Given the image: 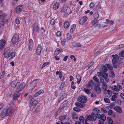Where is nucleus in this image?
<instances>
[{"mask_svg":"<svg viewBox=\"0 0 124 124\" xmlns=\"http://www.w3.org/2000/svg\"><path fill=\"white\" fill-rule=\"evenodd\" d=\"M13 112V109L12 108H5L0 113V116L1 118H3L6 116H8L12 114Z\"/></svg>","mask_w":124,"mask_h":124,"instance_id":"f257e3e1","label":"nucleus"},{"mask_svg":"<svg viewBox=\"0 0 124 124\" xmlns=\"http://www.w3.org/2000/svg\"><path fill=\"white\" fill-rule=\"evenodd\" d=\"M4 54V57L6 58H8L10 57V59L12 58L15 56V53L13 52V49L10 48Z\"/></svg>","mask_w":124,"mask_h":124,"instance_id":"f03ea898","label":"nucleus"},{"mask_svg":"<svg viewBox=\"0 0 124 124\" xmlns=\"http://www.w3.org/2000/svg\"><path fill=\"white\" fill-rule=\"evenodd\" d=\"M19 36L18 34H15L13 36L11 39V41L12 43L13 44V45H11V47H13L16 46V47L20 46L19 45L18 46L17 45L19 44Z\"/></svg>","mask_w":124,"mask_h":124,"instance_id":"7ed1b4c3","label":"nucleus"},{"mask_svg":"<svg viewBox=\"0 0 124 124\" xmlns=\"http://www.w3.org/2000/svg\"><path fill=\"white\" fill-rule=\"evenodd\" d=\"M25 85V84L24 83H21L20 85L18 86L16 89V92L17 93H19L23 89Z\"/></svg>","mask_w":124,"mask_h":124,"instance_id":"20e7f679","label":"nucleus"},{"mask_svg":"<svg viewBox=\"0 0 124 124\" xmlns=\"http://www.w3.org/2000/svg\"><path fill=\"white\" fill-rule=\"evenodd\" d=\"M78 100L79 102L83 103H85L87 101L86 97L83 96H79L78 98Z\"/></svg>","mask_w":124,"mask_h":124,"instance_id":"39448f33","label":"nucleus"},{"mask_svg":"<svg viewBox=\"0 0 124 124\" xmlns=\"http://www.w3.org/2000/svg\"><path fill=\"white\" fill-rule=\"evenodd\" d=\"M19 83L18 80L16 79L11 82L10 83V85L12 87L15 88L17 84Z\"/></svg>","mask_w":124,"mask_h":124,"instance_id":"423d86ee","label":"nucleus"},{"mask_svg":"<svg viewBox=\"0 0 124 124\" xmlns=\"http://www.w3.org/2000/svg\"><path fill=\"white\" fill-rule=\"evenodd\" d=\"M93 82L92 81H90L85 85V87L88 89H92L93 87Z\"/></svg>","mask_w":124,"mask_h":124,"instance_id":"0eeeda50","label":"nucleus"},{"mask_svg":"<svg viewBox=\"0 0 124 124\" xmlns=\"http://www.w3.org/2000/svg\"><path fill=\"white\" fill-rule=\"evenodd\" d=\"M87 18L85 16H83L80 18L79 21L80 24H83L87 20Z\"/></svg>","mask_w":124,"mask_h":124,"instance_id":"6e6552de","label":"nucleus"},{"mask_svg":"<svg viewBox=\"0 0 124 124\" xmlns=\"http://www.w3.org/2000/svg\"><path fill=\"white\" fill-rule=\"evenodd\" d=\"M33 32L37 33L39 32V29L38 27V25L37 24H35L33 26Z\"/></svg>","mask_w":124,"mask_h":124,"instance_id":"1a4fd4ad","label":"nucleus"},{"mask_svg":"<svg viewBox=\"0 0 124 124\" xmlns=\"http://www.w3.org/2000/svg\"><path fill=\"white\" fill-rule=\"evenodd\" d=\"M6 43L5 40L4 39H1L0 41V49H3Z\"/></svg>","mask_w":124,"mask_h":124,"instance_id":"9d476101","label":"nucleus"},{"mask_svg":"<svg viewBox=\"0 0 124 124\" xmlns=\"http://www.w3.org/2000/svg\"><path fill=\"white\" fill-rule=\"evenodd\" d=\"M23 8V6L22 5L17 6L16 9V13L18 14L20 13L21 11Z\"/></svg>","mask_w":124,"mask_h":124,"instance_id":"9b49d317","label":"nucleus"},{"mask_svg":"<svg viewBox=\"0 0 124 124\" xmlns=\"http://www.w3.org/2000/svg\"><path fill=\"white\" fill-rule=\"evenodd\" d=\"M33 41L32 39H30L29 40V50L31 51L32 50Z\"/></svg>","mask_w":124,"mask_h":124,"instance_id":"f8f14e48","label":"nucleus"},{"mask_svg":"<svg viewBox=\"0 0 124 124\" xmlns=\"http://www.w3.org/2000/svg\"><path fill=\"white\" fill-rule=\"evenodd\" d=\"M6 17V16L3 12L0 11V19L3 20Z\"/></svg>","mask_w":124,"mask_h":124,"instance_id":"ddd939ff","label":"nucleus"},{"mask_svg":"<svg viewBox=\"0 0 124 124\" xmlns=\"http://www.w3.org/2000/svg\"><path fill=\"white\" fill-rule=\"evenodd\" d=\"M41 46L39 45H38L36 50L37 54V55H39L41 52Z\"/></svg>","mask_w":124,"mask_h":124,"instance_id":"4468645a","label":"nucleus"},{"mask_svg":"<svg viewBox=\"0 0 124 124\" xmlns=\"http://www.w3.org/2000/svg\"><path fill=\"white\" fill-rule=\"evenodd\" d=\"M119 59L118 56L116 54L115 55V57H114L112 60V62L113 63H116Z\"/></svg>","mask_w":124,"mask_h":124,"instance_id":"2eb2a0df","label":"nucleus"},{"mask_svg":"<svg viewBox=\"0 0 124 124\" xmlns=\"http://www.w3.org/2000/svg\"><path fill=\"white\" fill-rule=\"evenodd\" d=\"M122 89V87L119 85H117L116 91V92H113V93L114 94H118V90H120Z\"/></svg>","mask_w":124,"mask_h":124,"instance_id":"dca6fc26","label":"nucleus"},{"mask_svg":"<svg viewBox=\"0 0 124 124\" xmlns=\"http://www.w3.org/2000/svg\"><path fill=\"white\" fill-rule=\"evenodd\" d=\"M114 109L115 111L119 113H121L122 112L121 108L119 107L118 106L115 107L114 108Z\"/></svg>","mask_w":124,"mask_h":124,"instance_id":"f3484780","label":"nucleus"},{"mask_svg":"<svg viewBox=\"0 0 124 124\" xmlns=\"http://www.w3.org/2000/svg\"><path fill=\"white\" fill-rule=\"evenodd\" d=\"M86 119L87 120L91 121H94L96 120L95 117L93 118L91 115H89L88 116H87Z\"/></svg>","mask_w":124,"mask_h":124,"instance_id":"a211bd4d","label":"nucleus"},{"mask_svg":"<svg viewBox=\"0 0 124 124\" xmlns=\"http://www.w3.org/2000/svg\"><path fill=\"white\" fill-rule=\"evenodd\" d=\"M109 66V65L108 64H105L104 66L102 68V70L104 72H107L108 70V68Z\"/></svg>","mask_w":124,"mask_h":124,"instance_id":"6ab92c4d","label":"nucleus"},{"mask_svg":"<svg viewBox=\"0 0 124 124\" xmlns=\"http://www.w3.org/2000/svg\"><path fill=\"white\" fill-rule=\"evenodd\" d=\"M20 93H16L13 96V99L14 100H16L20 96Z\"/></svg>","mask_w":124,"mask_h":124,"instance_id":"aec40b11","label":"nucleus"},{"mask_svg":"<svg viewBox=\"0 0 124 124\" xmlns=\"http://www.w3.org/2000/svg\"><path fill=\"white\" fill-rule=\"evenodd\" d=\"M60 4L59 2H57L54 4L53 6V9L55 10L57 9L59 7Z\"/></svg>","mask_w":124,"mask_h":124,"instance_id":"412c9836","label":"nucleus"},{"mask_svg":"<svg viewBox=\"0 0 124 124\" xmlns=\"http://www.w3.org/2000/svg\"><path fill=\"white\" fill-rule=\"evenodd\" d=\"M94 88L98 93L99 94L101 93V90L100 87L96 86L94 87Z\"/></svg>","mask_w":124,"mask_h":124,"instance_id":"4be33fe9","label":"nucleus"},{"mask_svg":"<svg viewBox=\"0 0 124 124\" xmlns=\"http://www.w3.org/2000/svg\"><path fill=\"white\" fill-rule=\"evenodd\" d=\"M37 84L36 80H34L31 83L30 85L32 87L34 88L37 86Z\"/></svg>","mask_w":124,"mask_h":124,"instance_id":"5701e85b","label":"nucleus"},{"mask_svg":"<svg viewBox=\"0 0 124 124\" xmlns=\"http://www.w3.org/2000/svg\"><path fill=\"white\" fill-rule=\"evenodd\" d=\"M78 118V116L75 113L72 114V118L74 121H76Z\"/></svg>","mask_w":124,"mask_h":124,"instance_id":"b1692460","label":"nucleus"},{"mask_svg":"<svg viewBox=\"0 0 124 124\" xmlns=\"http://www.w3.org/2000/svg\"><path fill=\"white\" fill-rule=\"evenodd\" d=\"M76 28V24H73L71 27V29L70 30V32L71 33L72 32L75 30Z\"/></svg>","mask_w":124,"mask_h":124,"instance_id":"393cba45","label":"nucleus"},{"mask_svg":"<svg viewBox=\"0 0 124 124\" xmlns=\"http://www.w3.org/2000/svg\"><path fill=\"white\" fill-rule=\"evenodd\" d=\"M65 116H62L59 117V119L61 121H64L66 119Z\"/></svg>","mask_w":124,"mask_h":124,"instance_id":"a878e982","label":"nucleus"},{"mask_svg":"<svg viewBox=\"0 0 124 124\" xmlns=\"http://www.w3.org/2000/svg\"><path fill=\"white\" fill-rule=\"evenodd\" d=\"M75 105L77 107L81 108H83L84 107L83 105L82 104L79 102H77L76 103H75Z\"/></svg>","mask_w":124,"mask_h":124,"instance_id":"bb28decb","label":"nucleus"},{"mask_svg":"<svg viewBox=\"0 0 124 124\" xmlns=\"http://www.w3.org/2000/svg\"><path fill=\"white\" fill-rule=\"evenodd\" d=\"M76 78L77 80H78L77 83L78 84H79L81 80V77L78 74H77L76 76Z\"/></svg>","mask_w":124,"mask_h":124,"instance_id":"cd10ccee","label":"nucleus"},{"mask_svg":"<svg viewBox=\"0 0 124 124\" xmlns=\"http://www.w3.org/2000/svg\"><path fill=\"white\" fill-rule=\"evenodd\" d=\"M101 76L105 79L107 78L108 77V74L103 72L102 74H101Z\"/></svg>","mask_w":124,"mask_h":124,"instance_id":"c85d7f7f","label":"nucleus"},{"mask_svg":"<svg viewBox=\"0 0 124 124\" xmlns=\"http://www.w3.org/2000/svg\"><path fill=\"white\" fill-rule=\"evenodd\" d=\"M38 100H35L34 101L31 102V105L34 106L36 105L38 102Z\"/></svg>","mask_w":124,"mask_h":124,"instance_id":"c756f323","label":"nucleus"},{"mask_svg":"<svg viewBox=\"0 0 124 124\" xmlns=\"http://www.w3.org/2000/svg\"><path fill=\"white\" fill-rule=\"evenodd\" d=\"M120 57L122 59L124 58V50H122L119 54Z\"/></svg>","mask_w":124,"mask_h":124,"instance_id":"7c9ffc66","label":"nucleus"},{"mask_svg":"<svg viewBox=\"0 0 124 124\" xmlns=\"http://www.w3.org/2000/svg\"><path fill=\"white\" fill-rule=\"evenodd\" d=\"M69 26V24L67 22H65L64 24V26L65 28H68Z\"/></svg>","mask_w":124,"mask_h":124,"instance_id":"2f4dec72","label":"nucleus"},{"mask_svg":"<svg viewBox=\"0 0 124 124\" xmlns=\"http://www.w3.org/2000/svg\"><path fill=\"white\" fill-rule=\"evenodd\" d=\"M3 28V24L2 23H0V34L2 33Z\"/></svg>","mask_w":124,"mask_h":124,"instance_id":"473e14b6","label":"nucleus"},{"mask_svg":"<svg viewBox=\"0 0 124 124\" xmlns=\"http://www.w3.org/2000/svg\"><path fill=\"white\" fill-rule=\"evenodd\" d=\"M102 87L105 90H106L107 89V85L106 82L102 84Z\"/></svg>","mask_w":124,"mask_h":124,"instance_id":"72a5a7b5","label":"nucleus"},{"mask_svg":"<svg viewBox=\"0 0 124 124\" xmlns=\"http://www.w3.org/2000/svg\"><path fill=\"white\" fill-rule=\"evenodd\" d=\"M84 91L87 94H89L91 93V91L89 89L86 88H84Z\"/></svg>","mask_w":124,"mask_h":124,"instance_id":"f704fd0d","label":"nucleus"},{"mask_svg":"<svg viewBox=\"0 0 124 124\" xmlns=\"http://www.w3.org/2000/svg\"><path fill=\"white\" fill-rule=\"evenodd\" d=\"M117 98L116 96L115 95H113L111 98V100L112 101H115Z\"/></svg>","mask_w":124,"mask_h":124,"instance_id":"c9c22d12","label":"nucleus"},{"mask_svg":"<svg viewBox=\"0 0 124 124\" xmlns=\"http://www.w3.org/2000/svg\"><path fill=\"white\" fill-rule=\"evenodd\" d=\"M93 111L95 114L96 115L98 113H100V111L97 108L93 109Z\"/></svg>","mask_w":124,"mask_h":124,"instance_id":"e433bc0d","label":"nucleus"},{"mask_svg":"<svg viewBox=\"0 0 124 124\" xmlns=\"http://www.w3.org/2000/svg\"><path fill=\"white\" fill-rule=\"evenodd\" d=\"M93 16L95 19L97 18L99 16L98 13L97 12H95L94 13Z\"/></svg>","mask_w":124,"mask_h":124,"instance_id":"4c0bfd02","label":"nucleus"},{"mask_svg":"<svg viewBox=\"0 0 124 124\" xmlns=\"http://www.w3.org/2000/svg\"><path fill=\"white\" fill-rule=\"evenodd\" d=\"M65 95V94H63L58 99V102H59L61 101L64 98V96Z\"/></svg>","mask_w":124,"mask_h":124,"instance_id":"58836bf2","label":"nucleus"},{"mask_svg":"<svg viewBox=\"0 0 124 124\" xmlns=\"http://www.w3.org/2000/svg\"><path fill=\"white\" fill-rule=\"evenodd\" d=\"M104 101L106 103H109L110 102V100L107 98H105L104 99Z\"/></svg>","mask_w":124,"mask_h":124,"instance_id":"ea45409f","label":"nucleus"},{"mask_svg":"<svg viewBox=\"0 0 124 124\" xmlns=\"http://www.w3.org/2000/svg\"><path fill=\"white\" fill-rule=\"evenodd\" d=\"M60 52V50L58 49H57L54 52L55 55H56L58 54Z\"/></svg>","mask_w":124,"mask_h":124,"instance_id":"a19ab883","label":"nucleus"},{"mask_svg":"<svg viewBox=\"0 0 124 124\" xmlns=\"http://www.w3.org/2000/svg\"><path fill=\"white\" fill-rule=\"evenodd\" d=\"M98 22V21L96 19H95L93 20L92 21V23L93 25H94L95 24L97 23Z\"/></svg>","mask_w":124,"mask_h":124,"instance_id":"79ce46f5","label":"nucleus"},{"mask_svg":"<svg viewBox=\"0 0 124 124\" xmlns=\"http://www.w3.org/2000/svg\"><path fill=\"white\" fill-rule=\"evenodd\" d=\"M79 120L81 122H83L85 120L84 117L82 116H81L79 117Z\"/></svg>","mask_w":124,"mask_h":124,"instance_id":"37998d69","label":"nucleus"},{"mask_svg":"<svg viewBox=\"0 0 124 124\" xmlns=\"http://www.w3.org/2000/svg\"><path fill=\"white\" fill-rule=\"evenodd\" d=\"M109 122V123H113V121L112 119L109 117H108L107 118Z\"/></svg>","mask_w":124,"mask_h":124,"instance_id":"c03bdc74","label":"nucleus"},{"mask_svg":"<svg viewBox=\"0 0 124 124\" xmlns=\"http://www.w3.org/2000/svg\"><path fill=\"white\" fill-rule=\"evenodd\" d=\"M65 83L64 82H63L61 85L60 87V89L62 90V88H63L65 84Z\"/></svg>","mask_w":124,"mask_h":124,"instance_id":"a18cd8bd","label":"nucleus"},{"mask_svg":"<svg viewBox=\"0 0 124 124\" xmlns=\"http://www.w3.org/2000/svg\"><path fill=\"white\" fill-rule=\"evenodd\" d=\"M61 41L62 45L63 46H64L66 42L65 40L63 39H61Z\"/></svg>","mask_w":124,"mask_h":124,"instance_id":"49530a36","label":"nucleus"},{"mask_svg":"<svg viewBox=\"0 0 124 124\" xmlns=\"http://www.w3.org/2000/svg\"><path fill=\"white\" fill-rule=\"evenodd\" d=\"M105 120L102 119H100L99 120V122L98 124H101L103 123L104 122Z\"/></svg>","mask_w":124,"mask_h":124,"instance_id":"de8ad7c7","label":"nucleus"},{"mask_svg":"<svg viewBox=\"0 0 124 124\" xmlns=\"http://www.w3.org/2000/svg\"><path fill=\"white\" fill-rule=\"evenodd\" d=\"M101 119L105 121L106 117L105 116L104 114H102L101 116Z\"/></svg>","mask_w":124,"mask_h":124,"instance_id":"09e8293b","label":"nucleus"},{"mask_svg":"<svg viewBox=\"0 0 124 124\" xmlns=\"http://www.w3.org/2000/svg\"><path fill=\"white\" fill-rule=\"evenodd\" d=\"M66 38L68 39H70L72 38V36L68 34L67 35Z\"/></svg>","mask_w":124,"mask_h":124,"instance_id":"8fccbe9b","label":"nucleus"},{"mask_svg":"<svg viewBox=\"0 0 124 124\" xmlns=\"http://www.w3.org/2000/svg\"><path fill=\"white\" fill-rule=\"evenodd\" d=\"M93 79L95 81H98V80H99V79L97 77L94 76L93 77Z\"/></svg>","mask_w":124,"mask_h":124,"instance_id":"3c124183","label":"nucleus"},{"mask_svg":"<svg viewBox=\"0 0 124 124\" xmlns=\"http://www.w3.org/2000/svg\"><path fill=\"white\" fill-rule=\"evenodd\" d=\"M91 115L94 118V117L95 118V119H96V115H95V114L93 112L91 114Z\"/></svg>","mask_w":124,"mask_h":124,"instance_id":"603ef678","label":"nucleus"},{"mask_svg":"<svg viewBox=\"0 0 124 124\" xmlns=\"http://www.w3.org/2000/svg\"><path fill=\"white\" fill-rule=\"evenodd\" d=\"M55 20L53 19H52L50 21V23L52 25H54L55 23Z\"/></svg>","mask_w":124,"mask_h":124,"instance_id":"864d4df0","label":"nucleus"},{"mask_svg":"<svg viewBox=\"0 0 124 124\" xmlns=\"http://www.w3.org/2000/svg\"><path fill=\"white\" fill-rule=\"evenodd\" d=\"M25 20L26 22H29V19L28 16H26L25 17Z\"/></svg>","mask_w":124,"mask_h":124,"instance_id":"5fc2aeb1","label":"nucleus"},{"mask_svg":"<svg viewBox=\"0 0 124 124\" xmlns=\"http://www.w3.org/2000/svg\"><path fill=\"white\" fill-rule=\"evenodd\" d=\"M49 62H45L44 63L42 66V68H43V67H44L45 66L47 65L48 64H49Z\"/></svg>","mask_w":124,"mask_h":124,"instance_id":"6e6d98bb","label":"nucleus"},{"mask_svg":"<svg viewBox=\"0 0 124 124\" xmlns=\"http://www.w3.org/2000/svg\"><path fill=\"white\" fill-rule=\"evenodd\" d=\"M109 76L111 77H113L115 76L114 73L113 71H111V73L109 75Z\"/></svg>","mask_w":124,"mask_h":124,"instance_id":"4d7b16f0","label":"nucleus"},{"mask_svg":"<svg viewBox=\"0 0 124 124\" xmlns=\"http://www.w3.org/2000/svg\"><path fill=\"white\" fill-rule=\"evenodd\" d=\"M73 109L74 110L76 111H80V109H79L78 108L76 107H74L73 108Z\"/></svg>","mask_w":124,"mask_h":124,"instance_id":"13d9d810","label":"nucleus"},{"mask_svg":"<svg viewBox=\"0 0 124 124\" xmlns=\"http://www.w3.org/2000/svg\"><path fill=\"white\" fill-rule=\"evenodd\" d=\"M100 113H98L96 115V118L97 117L98 119H100L101 118V115L99 114Z\"/></svg>","mask_w":124,"mask_h":124,"instance_id":"bf43d9fd","label":"nucleus"},{"mask_svg":"<svg viewBox=\"0 0 124 124\" xmlns=\"http://www.w3.org/2000/svg\"><path fill=\"white\" fill-rule=\"evenodd\" d=\"M113 113L112 111L111 110H110L108 111V114L109 115H111Z\"/></svg>","mask_w":124,"mask_h":124,"instance_id":"052dcab7","label":"nucleus"},{"mask_svg":"<svg viewBox=\"0 0 124 124\" xmlns=\"http://www.w3.org/2000/svg\"><path fill=\"white\" fill-rule=\"evenodd\" d=\"M16 22L17 24H19L20 23V21L19 19L17 18L16 19Z\"/></svg>","mask_w":124,"mask_h":124,"instance_id":"680f3d73","label":"nucleus"},{"mask_svg":"<svg viewBox=\"0 0 124 124\" xmlns=\"http://www.w3.org/2000/svg\"><path fill=\"white\" fill-rule=\"evenodd\" d=\"M81 46V45L79 43H78L76 44L75 46V47H80Z\"/></svg>","mask_w":124,"mask_h":124,"instance_id":"e2e57ef3","label":"nucleus"},{"mask_svg":"<svg viewBox=\"0 0 124 124\" xmlns=\"http://www.w3.org/2000/svg\"><path fill=\"white\" fill-rule=\"evenodd\" d=\"M100 82L102 84L105 82L104 81V80L102 78H101L100 80Z\"/></svg>","mask_w":124,"mask_h":124,"instance_id":"0e129e2a","label":"nucleus"},{"mask_svg":"<svg viewBox=\"0 0 124 124\" xmlns=\"http://www.w3.org/2000/svg\"><path fill=\"white\" fill-rule=\"evenodd\" d=\"M54 57V58L56 60H59L60 59V57L59 56H57L56 55Z\"/></svg>","mask_w":124,"mask_h":124,"instance_id":"69168bd1","label":"nucleus"},{"mask_svg":"<svg viewBox=\"0 0 124 124\" xmlns=\"http://www.w3.org/2000/svg\"><path fill=\"white\" fill-rule=\"evenodd\" d=\"M90 7L91 8H93L94 6V4L92 2H91L89 5Z\"/></svg>","mask_w":124,"mask_h":124,"instance_id":"338daca9","label":"nucleus"},{"mask_svg":"<svg viewBox=\"0 0 124 124\" xmlns=\"http://www.w3.org/2000/svg\"><path fill=\"white\" fill-rule=\"evenodd\" d=\"M101 110L104 112V113H106L107 112V111L106 110V109L104 108H101Z\"/></svg>","mask_w":124,"mask_h":124,"instance_id":"774afa93","label":"nucleus"}]
</instances>
